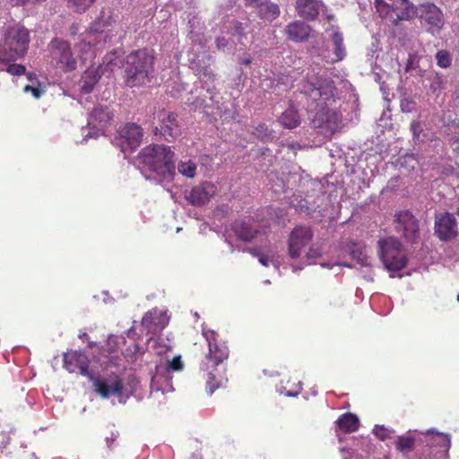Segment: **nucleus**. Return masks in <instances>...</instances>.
I'll list each match as a JSON object with an SVG mask.
<instances>
[{
	"mask_svg": "<svg viewBox=\"0 0 459 459\" xmlns=\"http://www.w3.org/2000/svg\"><path fill=\"white\" fill-rule=\"evenodd\" d=\"M46 0H10L13 6H25V5H37L45 2Z\"/></svg>",
	"mask_w": 459,
	"mask_h": 459,
	"instance_id": "nucleus-46",
	"label": "nucleus"
},
{
	"mask_svg": "<svg viewBox=\"0 0 459 459\" xmlns=\"http://www.w3.org/2000/svg\"><path fill=\"white\" fill-rule=\"evenodd\" d=\"M322 266H323V267H326V266H328V264H322Z\"/></svg>",
	"mask_w": 459,
	"mask_h": 459,
	"instance_id": "nucleus-61",
	"label": "nucleus"
},
{
	"mask_svg": "<svg viewBox=\"0 0 459 459\" xmlns=\"http://www.w3.org/2000/svg\"><path fill=\"white\" fill-rule=\"evenodd\" d=\"M285 31L290 40L302 42L308 39L311 33V28L303 22L296 21L288 24Z\"/></svg>",
	"mask_w": 459,
	"mask_h": 459,
	"instance_id": "nucleus-27",
	"label": "nucleus"
},
{
	"mask_svg": "<svg viewBox=\"0 0 459 459\" xmlns=\"http://www.w3.org/2000/svg\"><path fill=\"white\" fill-rule=\"evenodd\" d=\"M323 252L319 247L311 246L306 254V258L308 264L314 263V261L322 255Z\"/></svg>",
	"mask_w": 459,
	"mask_h": 459,
	"instance_id": "nucleus-43",
	"label": "nucleus"
},
{
	"mask_svg": "<svg viewBox=\"0 0 459 459\" xmlns=\"http://www.w3.org/2000/svg\"><path fill=\"white\" fill-rule=\"evenodd\" d=\"M435 233L441 240H447L456 236L457 222L451 213H444L437 217Z\"/></svg>",
	"mask_w": 459,
	"mask_h": 459,
	"instance_id": "nucleus-23",
	"label": "nucleus"
},
{
	"mask_svg": "<svg viewBox=\"0 0 459 459\" xmlns=\"http://www.w3.org/2000/svg\"><path fill=\"white\" fill-rule=\"evenodd\" d=\"M226 242H227V243L229 244V246H230V252H231V253H233V252L235 251V247H234V246L232 245V243H231V242H230V241H228L227 239H226Z\"/></svg>",
	"mask_w": 459,
	"mask_h": 459,
	"instance_id": "nucleus-56",
	"label": "nucleus"
},
{
	"mask_svg": "<svg viewBox=\"0 0 459 459\" xmlns=\"http://www.w3.org/2000/svg\"><path fill=\"white\" fill-rule=\"evenodd\" d=\"M325 33L328 48H331L333 54L332 61L340 62L343 60L346 56V47L344 44L343 34L340 28L331 25L325 29Z\"/></svg>",
	"mask_w": 459,
	"mask_h": 459,
	"instance_id": "nucleus-18",
	"label": "nucleus"
},
{
	"mask_svg": "<svg viewBox=\"0 0 459 459\" xmlns=\"http://www.w3.org/2000/svg\"><path fill=\"white\" fill-rule=\"evenodd\" d=\"M414 438L411 435L398 436L396 440V449L405 453L412 449L414 446Z\"/></svg>",
	"mask_w": 459,
	"mask_h": 459,
	"instance_id": "nucleus-34",
	"label": "nucleus"
},
{
	"mask_svg": "<svg viewBox=\"0 0 459 459\" xmlns=\"http://www.w3.org/2000/svg\"><path fill=\"white\" fill-rule=\"evenodd\" d=\"M352 258L356 259L361 265L368 266V256L365 248L361 246H356L351 252Z\"/></svg>",
	"mask_w": 459,
	"mask_h": 459,
	"instance_id": "nucleus-37",
	"label": "nucleus"
},
{
	"mask_svg": "<svg viewBox=\"0 0 459 459\" xmlns=\"http://www.w3.org/2000/svg\"><path fill=\"white\" fill-rule=\"evenodd\" d=\"M411 129L412 131V134H413L414 137L419 138L420 137V132L421 131L420 123L419 122H412L411 125Z\"/></svg>",
	"mask_w": 459,
	"mask_h": 459,
	"instance_id": "nucleus-49",
	"label": "nucleus"
},
{
	"mask_svg": "<svg viewBox=\"0 0 459 459\" xmlns=\"http://www.w3.org/2000/svg\"><path fill=\"white\" fill-rule=\"evenodd\" d=\"M301 390H302V384H301V382H299L297 385V387L294 391H287L284 394L289 397H295L300 393Z\"/></svg>",
	"mask_w": 459,
	"mask_h": 459,
	"instance_id": "nucleus-50",
	"label": "nucleus"
},
{
	"mask_svg": "<svg viewBox=\"0 0 459 459\" xmlns=\"http://www.w3.org/2000/svg\"><path fill=\"white\" fill-rule=\"evenodd\" d=\"M95 0H67L68 7L77 13H83Z\"/></svg>",
	"mask_w": 459,
	"mask_h": 459,
	"instance_id": "nucleus-38",
	"label": "nucleus"
},
{
	"mask_svg": "<svg viewBox=\"0 0 459 459\" xmlns=\"http://www.w3.org/2000/svg\"><path fill=\"white\" fill-rule=\"evenodd\" d=\"M334 91L331 79L314 75L303 83L300 90L307 99L312 126L325 137L333 134L342 124V116L336 111Z\"/></svg>",
	"mask_w": 459,
	"mask_h": 459,
	"instance_id": "nucleus-1",
	"label": "nucleus"
},
{
	"mask_svg": "<svg viewBox=\"0 0 459 459\" xmlns=\"http://www.w3.org/2000/svg\"><path fill=\"white\" fill-rule=\"evenodd\" d=\"M416 16L426 26L427 31L432 35L439 33L444 26V14L439 7L433 3H423L416 7Z\"/></svg>",
	"mask_w": 459,
	"mask_h": 459,
	"instance_id": "nucleus-13",
	"label": "nucleus"
},
{
	"mask_svg": "<svg viewBox=\"0 0 459 459\" xmlns=\"http://www.w3.org/2000/svg\"><path fill=\"white\" fill-rule=\"evenodd\" d=\"M232 230L238 238L243 241H251L257 234V230L251 228L247 223L243 221H236L232 225Z\"/></svg>",
	"mask_w": 459,
	"mask_h": 459,
	"instance_id": "nucleus-30",
	"label": "nucleus"
},
{
	"mask_svg": "<svg viewBox=\"0 0 459 459\" xmlns=\"http://www.w3.org/2000/svg\"><path fill=\"white\" fill-rule=\"evenodd\" d=\"M178 172L187 178H194L196 171L195 164L191 160L180 161L178 166Z\"/></svg>",
	"mask_w": 459,
	"mask_h": 459,
	"instance_id": "nucleus-36",
	"label": "nucleus"
},
{
	"mask_svg": "<svg viewBox=\"0 0 459 459\" xmlns=\"http://www.w3.org/2000/svg\"><path fill=\"white\" fill-rule=\"evenodd\" d=\"M216 186L211 183H203L192 188L187 194L186 199L195 206H201L209 202L216 193Z\"/></svg>",
	"mask_w": 459,
	"mask_h": 459,
	"instance_id": "nucleus-24",
	"label": "nucleus"
},
{
	"mask_svg": "<svg viewBox=\"0 0 459 459\" xmlns=\"http://www.w3.org/2000/svg\"><path fill=\"white\" fill-rule=\"evenodd\" d=\"M457 301L459 302V294L457 295Z\"/></svg>",
	"mask_w": 459,
	"mask_h": 459,
	"instance_id": "nucleus-62",
	"label": "nucleus"
},
{
	"mask_svg": "<svg viewBox=\"0 0 459 459\" xmlns=\"http://www.w3.org/2000/svg\"><path fill=\"white\" fill-rule=\"evenodd\" d=\"M64 368L70 373L79 372L82 376L90 377L93 370L89 369L87 356L77 351H71L64 354Z\"/></svg>",
	"mask_w": 459,
	"mask_h": 459,
	"instance_id": "nucleus-17",
	"label": "nucleus"
},
{
	"mask_svg": "<svg viewBox=\"0 0 459 459\" xmlns=\"http://www.w3.org/2000/svg\"><path fill=\"white\" fill-rule=\"evenodd\" d=\"M253 255H257L255 252H251ZM258 261L261 264L264 266H268L269 264V259L265 255H258Z\"/></svg>",
	"mask_w": 459,
	"mask_h": 459,
	"instance_id": "nucleus-51",
	"label": "nucleus"
},
{
	"mask_svg": "<svg viewBox=\"0 0 459 459\" xmlns=\"http://www.w3.org/2000/svg\"><path fill=\"white\" fill-rule=\"evenodd\" d=\"M143 138V130L136 124H126L119 131L117 144L123 152H133L141 143Z\"/></svg>",
	"mask_w": 459,
	"mask_h": 459,
	"instance_id": "nucleus-15",
	"label": "nucleus"
},
{
	"mask_svg": "<svg viewBox=\"0 0 459 459\" xmlns=\"http://www.w3.org/2000/svg\"><path fill=\"white\" fill-rule=\"evenodd\" d=\"M246 6L251 8L255 14L265 22H273L280 15L279 5L270 0H244Z\"/></svg>",
	"mask_w": 459,
	"mask_h": 459,
	"instance_id": "nucleus-19",
	"label": "nucleus"
},
{
	"mask_svg": "<svg viewBox=\"0 0 459 459\" xmlns=\"http://www.w3.org/2000/svg\"><path fill=\"white\" fill-rule=\"evenodd\" d=\"M241 63H242L243 65H249V64L251 63V58H249V57L242 58V59H241Z\"/></svg>",
	"mask_w": 459,
	"mask_h": 459,
	"instance_id": "nucleus-55",
	"label": "nucleus"
},
{
	"mask_svg": "<svg viewBox=\"0 0 459 459\" xmlns=\"http://www.w3.org/2000/svg\"><path fill=\"white\" fill-rule=\"evenodd\" d=\"M117 357L106 359L101 362L102 373L93 371L89 380L92 383L93 392L102 399L117 397L118 402L125 403L128 394L125 393L121 377L114 371L109 370V362L115 363Z\"/></svg>",
	"mask_w": 459,
	"mask_h": 459,
	"instance_id": "nucleus-5",
	"label": "nucleus"
},
{
	"mask_svg": "<svg viewBox=\"0 0 459 459\" xmlns=\"http://www.w3.org/2000/svg\"><path fill=\"white\" fill-rule=\"evenodd\" d=\"M122 51L121 50H115L108 54H107L104 56L103 64L106 65L107 68L113 71L115 67H119L122 61L120 59Z\"/></svg>",
	"mask_w": 459,
	"mask_h": 459,
	"instance_id": "nucleus-32",
	"label": "nucleus"
},
{
	"mask_svg": "<svg viewBox=\"0 0 459 459\" xmlns=\"http://www.w3.org/2000/svg\"><path fill=\"white\" fill-rule=\"evenodd\" d=\"M396 221L399 230L403 231L404 238L414 243L418 238L419 223L409 211H402L396 214Z\"/></svg>",
	"mask_w": 459,
	"mask_h": 459,
	"instance_id": "nucleus-22",
	"label": "nucleus"
},
{
	"mask_svg": "<svg viewBox=\"0 0 459 459\" xmlns=\"http://www.w3.org/2000/svg\"><path fill=\"white\" fill-rule=\"evenodd\" d=\"M30 32L22 26H9L0 29V63H8L22 58L27 53Z\"/></svg>",
	"mask_w": 459,
	"mask_h": 459,
	"instance_id": "nucleus-6",
	"label": "nucleus"
},
{
	"mask_svg": "<svg viewBox=\"0 0 459 459\" xmlns=\"http://www.w3.org/2000/svg\"><path fill=\"white\" fill-rule=\"evenodd\" d=\"M123 37H124V35H122V34H121V35H119V37H118V41H120V40L123 39Z\"/></svg>",
	"mask_w": 459,
	"mask_h": 459,
	"instance_id": "nucleus-59",
	"label": "nucleus"
},
{
	"mask_svg": "<svg viewBox=\"0 0 459 459\" xmlns=\"http://www.w3.org/2000/svg\"><path fill=\"white\" fill-rule=\"evenodd\" d=\"M188 23L190 28L189 38L192 40V48L188 55L208 50L206 46L207 39L204 36V27L201 19L195 15L189 20Z\"/></svg>",
	"mask_w": 459,
	"mask_h": 459,
	"instance_id": "nucleus-20",
	"label": "nucleus"
},
{
	"mask_svg": "<svg viewBox=\"0 0 459 459\" xmlns=\"http://www.w3.org/2000/svg\"><path fill=\"white\" fill-rule=\"evenodd\" d=\"M142 174L146 179L169 180L174 175V152L165 145H149L137 156Z\"/></svg>",
	"mask_w": 459,
	"mask_h": 459,
	"instance_id": "nucleus-2",
	"label": "nucleus"
},
{
	"mask_svg": "<svg viewBox=\"0 0 459 459\" xmlns=\"http://www.w3.org/2000/svg\"><path fill=\"white\" fill-rule=\"evenodd\" d=\"M169 321L166 311L152 309L145 314L142 319V325L148 333L158 334L166 327Z\"/></svg>",
	"mask_w": 459,
	"mask_h": 459,
	"instance_id": "nucleus-21",
	"label": "nucleus"
},
{
	"mask_svg": "<svg viewBox=\"0 0 459 459\" xmlns=\"http://www.w3.org/2000/svg\"><path fill=\"white\" fill-rule=\"evenodd\" d=\"M153 56L146 49L130 53L125 63V82L129 87L145 85L153 76Z\"/></svg>",
	"mask_w": 459,
	"mask_h": 459,
	"instance_id": "nucleus-7",
	"label": "nucleus"
},
{
	"mask_svg": "<svg viewBox=\"0 0 459 459\" xmlns=\"http://www.w3.org/2000/svg\"><path fill=\"white\" fill-rule=\"evenodd\" d=\"M79 30V28H78V25L76 24H74L71 28H70V33L71 35H75Z\"/></svg>",
	"mask_w": 459,
	"mask_h": 459,
	"instance_id": "nucleus-53",
	"label": "nucleus"
},
{
	"mask_svg": "<svg viewBox=\"0 0 459 459\" xmlns=\"http://www.w3.org/2000/svg\"><path fill=\"white\" fill-rule=\"evenodd\" d=\"M373 433L382 441L391 438L394 433L392 429L385 428L384 425H376Z\"/></svg>",
	"mask_w": 459,
	"mask_h": 459,
	"instance_id": "nucleus-40",
	"label": "nucleus"
},
{
	"mask_svg": "<svg viewBox=\"0 0 459 459\" xmlns=\"http://www.w3.org/2000/svg\"><path fill=\"white\" fill-rule=\"evenodd\" d=\"M160 127H155L154 129L156 135L160 134L167 141L176 139L180 135L181 126L178 124L176 114L163 111L160 114Z\"/></svg>",
	"mask_w": 459,
	"mask_h": 459,
	"instance_id": "nucleus-16",
	"label": "nucleus"
},
{
	"mask_svg": "<svg viewBox=\"0 0 459 459\" xmlns=\"http://www.w3.org/2000/svg\"><path fill=\"white\" fill-rule=\"evenodd\" d=\"M340 453L342 455V459H351L353 455V452L351 448L341 447Z\"/></svg>",
	"mask_w": 459,
	"mask_h": 459,
	"instance_id": "nucleus-48",
	"label": "nucleus"
},
{
	"mask_svg": "<svg viewBox=\"0 0 459 459\" xmlns=\"http://www.w3.org/2000/svg\"><path fill=\"white\" fill-rule=\"evenodd\" d=\"M244 27L240 22L232 19L223 22L221 35L216 39V47L221 51L232 50L238 44L245 45Z\"/></svg>",
	"mask_w": 459,
	"mask_h": 459,
	"instance_id": "nucleus-11",
	"label": "nucleus"
},
{
	"mask_svg": "<svg viewBox=\"0 0 459 459\" xmlns=\"http://www.w3.org/2000/svg\"><path fill=\"white\" fill-rule=\"evenodd\" d=\"M280 122L286 128H295L299 125V115L296 109L289 108L281 114Z\"/></svg>",
	"mask_w": 459,
	"mask_h": 459,
	"instance_id": "nucleus-31",
	"label": "nucleus"
},
{
	"mask_svg": "<svg viewBox=\"0 0 459 459\" xmlns=\"http://www.w3.org/2000/svg\"><path fill=\"white\" fill-rule=\"evenodd\" d=\"M386 5L395 13L398 21L411 19L416 14V7L409 0H389Z\"/></svg>",
	"mask_w": 459,
	"mask_h": 459,
	"instance_id": "nucleus-26",
	"label": "nucleus"
},
{
	"mask_svg": "<svg viewBox=\"0 0 459 459\" xmlns=\"http://www.w3.org/2000/svg\"><path fill=\"white\" fill-rule=\"evenodd\" d=\"M437 64L441 68H447L452 64V57L447 50H439L436 54Z\"/></svg>",
	"mask_w": 459,
	"mask_h": 459,
	"instance_id": "nucleus-39",
	"label": "nucleus"
},
{
	"mask_svg": "<svg viewBox=\"0 0 459 459\" xmlns=\"http://www.w3.org/2000/svg\"><path fill=\"white\" fill-rule=\"evenodd\" d=\"M378 255L385 268L391 273L402 270L407 263L402 244L393 237L378 241Z\"/></svg>",
	"mask_w": 459,
	"mask_h": 459,
	"instance_id": "nucleus-8",
	"label": "nucleus"
},
{
	"mask_svg": "<svg viewBox=\"0 0 459 459\" xmlns=\"http://www.w3.org/2000/svg\"><path fill=\"white\" fill-rule=\"evenodd\" d=\"M441 85V80L440 78L437 77L432 83L430 84V89L436 91L438 88H440Z\"/></svg>",
	"mask_w": 459,
	"mask_h": 459,
	"instance_id": "nucleus-52",
	"label": "nucleus"
},
{
	"mask_svg": "<svg viewBox=\"0 0 459 459\" xmlns=\"http://www.w3.org/2000/svg\"><path fill=\"white\" fill-rule=\"evenodd\" d=\"M23 91L26 93H30L36 99H39L44 92V89L41 86L34 85H26Z\"/></svg>",
	"mask_w": 459,
	"mask_h": 459,
	"instance_id": "nucleus-44",
	"label": "nucleus"
},
{
	"mask_svg": "<svg viewBox=\"0 0 459 459\" xmlns=\"http://www.w3.org/2000/svg\"><path fill=\"white\" fill-rule=\"evenodd\" d=\"M25 66L19 64H12L9 65L6 68V71L13 75H21L25 73Z\"/></svg>",
	"mask_w": 459,
	"mask_h": 459,
	"instance_id": "nucleus-45",
	"label": "nucleus"
},
{
	"mask_svg": "<svg viewBox=\"0 0 459 459\" xmlns=\"http://www.w3.org/2000/svg\"><path fill=\"white\" fill-rule=\"evenodd\" d=\"M133 334H134V329H133V328H130V329L127 331V336H128V337H133Z\"/></svg>",
	"mask_w": 459,
	"mask_h": 459,
	"instance_id": "nucleus-57",
	"label": "nucleus"
},
{
	"mask_svg": "<svg viewBox=\"0 0 459 459\" xmlns=\"http://www.w3.org/2000/svg\"><path fill=\"white\" fill-rule=\"evenodd\" d=\"M124 342V337L111 334L108 338L105 351H107L108 353L114 352L117 348Z\"/></svg>",
	"mask_w": 459,
	"mask_h": 459,
	"instance_id": "nucleus-41",
	"label": "nucleus"
},
{
	"mask_svg": "<svg viewBox=\"0 0 459 459\" xmlns=\"http://www.w3.org/2000/svg\"><path fill=\"white\" fill-rule=\"evenodd\" d=\"M51 62L65 72L74 71L77 67V60L74 56L70 44L61 39L55 38L48 44Z\"/></svg>",
	"mask_w": 459,
	"mask_h": 459,
	"instance_id": "nucleus-10",
	"label": "nucleus"
},
{
	"mask_svg": "<svg viewBox=\"0 0 459 459\" xmlns=\"http://www.w3.org/2000/svg\"><path fill=\"white\" fill-rule=\"evenodd\" d=\"M264 283L269 284V283H270V281H269V280H266V281H264Z\"/></svg>",
	"mask_w": 459,
	"mask_h": 459,
	"instance_id": "nucleus-60",
	"label": "nucleus"
},
{
	"mask_svg": "<svg viewBox=\"0 0 459 459\" xmlns=\"http://www.w3.org/2000/svg\"><path fill=\"white\" fill-rule=\"evenodd\" d=\"M202 333L208 343L209 351L200 368L202 371L207 372L206 389L208 394H212L226 381L222 376H217L215 371L217 366L228 359L229 349L225 342L218 341V335L213 330L203 327Z\"/></svg>",
	"mask_w": 459,
	"mask_h": 459,
	"instance_id": "nucleus-3",
	"label": "nucleus"
},
{
	"mask_svg": "<svg viewBox=\"0 0 459 459\" xmlns=\"http://www.w3.org/2000/svg\"><path fill=\"white\" fill-rule=\"evenodd\" d=\"M100 74L98 69H88L84 72L81 80V90L84 94L90 93L99 82Z\"/></svg>",
	"mask_w": 459,
	"mask_h": 459,
	"instance_id": "nucleus-28",
	"label": "nucleus"
},
{
	"mask_svg": "<svg viewBox=\"0 0 459 459\" xmlns=\"http://www.w3.org/2000/svg\"><path fill=\"white\" fill-rule=\"evenodd\" d=\"M302 268H303L302 266H295V265H292V270H293V271L301 270Z\"/></svg>",
	"mask_w": 459,
	"mask_h": 459,
	"instance_id": "nucleus-58",
	"label": "nucleus"
},
{
	"mask_svg": "<svg viewBox=\"0 0 459 459\" xmlns=\"http://www.w3.org/2000/svg\"><path fill=\"white\" fill-rule=\"evenodd\" d=\"M115 22L113 10L111 8H103L100 15L96 18L91 24L90 30L84 34L81 35L78 39L77 47L80 50V57L82 62H91L96 57L97 52L100 49L98 47L101 40L111 42V37L107 34L101 35L102 30L111 26Z\"/></svg>",
	"mask_w": 459,
	"mask_h": 459,
	"instance_id": "nucleus-4",
	"label": "nucleus"
},
{
	"mask_svg": "<svg viewBox=\"0 0 459 459\" xmlns=\"http://www.w3.org/2000/svg\"><path fill=\"white\" fill-rule=\"evenodd\" d=\"M183 368V363L181 361V357L175 356L171 360L167 361L166 369L168 371H178Z\"/></svg>",
	"mask_w": 459,
	"mask_h": 459,
	"instance_id": "nucleus-42",
	"label": "nucleus"
},
{
	"mask_svg": "<svg viewBox=\"0 0 459 459\" xmlns=\"http://www.w3.org/2000/svg\"><path fill=\"white\" fill-rule=\"evenodd\" d=\"M401 108L404 112H410L411 111L410 108L408 107V103H404L403 101L401 103Z\"/></svg>",
	"mask_w": 459,
	"mask_h": 459,
	"instance_id": "nucleus-54",
	"label": "nucleus"
},
{
	"mask_svg": "<svg viewBox=\"0 0 459 459\" xmlns=\"http://www.w3.org/2000/svg\"><path fill=\"white\" fill-rule=\"evenodd\" d=\"M160 377L158 374L155 375L152 378V382H151V393L152 394L158 393V392H161L162 394H165V393L172 392L173 391V387H172V385L170 383V380L166 378L165 385L164 386H160Z\"/></svg>",
	"mask_w": 459,
	"mask_h": 459,
	"instance_id": "nucleus-33",
	"label": "nucleus"
},
{
	"mask_svg": "<svg viewBox=\"0 0 459 459\" xmlns=\"http://www.w3.org/2000/svg\"><path fill=\"white\" fill-rule=\"evenodd\" d=\"M252 134L258 139L267 142L273 139L272 132L268 129L265 124L259 123L253 127Z\"/></svg>",
	"mask_w": 459,
	"mask_h": 459,
	"instance_id": "nucleus-35",
	"label": "nucleus"
},
{
	"mask_svg": "<svg viewBox=\"0 0 459 459\" xmlns=\"http://www.w3.org/2000/svg\"><path fill=\"white\" fill-rule=\"evenodd\" d=\"M313 238V232L307 227L299 226L293 229L288 239V255L291 259L299 258L303 248Z\"/></svg>",
	"mask_w": 459,
	"mask_h": 459,
	"instance_id": "nucleus-14",
	"label": "nucleus"
},
{
	"mask_svg": "<svg viewBox=\"0 0 459 459\" xmlns=\"http://www.w3.org/2000/svg\"><path fill=\"white\" fill-rule=\"evenodd\" d=\"M338 428L344 433L354 432L358 429L359 420L358 417L351 412L342 414L336 421Z\"/></svg>",
	"mask_w": 459,
	"mask_h": 459,
	"instance_id": "nucleus-29",
	"label": "nucleus"
},
{
	"mask_svg": "<svg viewBox=\"0 0 459 459\" xmlns=\"http://www.w3.org/2000/svg\"><path fill=\"white\" fill-rule=\"evenodd\" d=\"M112 118V114L107 106L99 105L94 108L88 118V125L82 128L83 140L97 138L103 134Z\"/></svg>",
	"mask_w": 459,
	"mask_h": 459,
	"instance_id": "nucleus-12",
	"label": "nucleus"
},
{
	"mask_svg": "<svg viewBox=\"0 0 459 459\" xmlns=\"http://www.w3.org/2000/svg\"><path fill=\"white\" fill-rule=\"evenodd\" d=\"M437 439L438 441V445L447 450L450 446V438L447 435H444L441 433H438L437 435Z\"/></svg>",
	"mask_w": 459,
	"mask_h": 459,
	"instance_id": "nucleus-47",
	"label": "nucleus"
},
{
	"mask_svg": "<svg viewBox=\"0 0 459 459\" xmlns=\"http://www.w3.org/2000/svg\"><path fill=\"white\" fill-rule=\"evenodd\" d=\"M188 56L191 68L199 77L203 88L212 94L215 89L214 81L216 79V74L211 69L212 56L209 54L208 50L194 53L193 55H188Z\"/></svg>",
	"mask_w": 459,
	"mask_h": 459,
	"instance_id": "nucleus-9",
	"label": "nucleus"
},
{
	"mask_svg": "<svg viewBox=\"0 0 459 459\" xmlns=\"http://www.w3.org/2000/svg\"><path fill=\"white\" fill-rule=\"evenodd\" d=\"M324 4L320 0H297L296 9L299 15L307 20H314L317 17Z\"/></svg>",
	"mask_w": 459,
	"mask_h": 459,
	"instance_id": "nucleus-25",
	"label": "nucleus"
}]
</instances>
